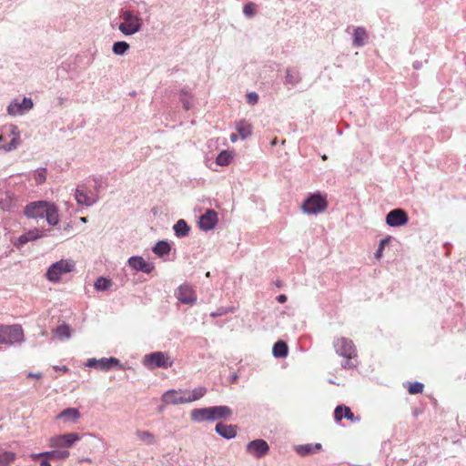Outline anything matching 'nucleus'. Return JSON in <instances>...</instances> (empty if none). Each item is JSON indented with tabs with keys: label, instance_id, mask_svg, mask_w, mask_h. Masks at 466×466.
Here are the masks:
<instances>
[{
	"label": "nucleus",
	"instance_id": "nucleus-46",
	"mask_svg": "<svg viewBox=\"0 0 466 466\" xmlns=\"http://www.w3.org/2000/svg\"><path fill=\"white\" fill-rule=\"evenodd\" d=\"M247 102L249 105H256L258 102V95L256 92H249L247 95Z\"/></svg>",
	"mask_w": 466,
	"mask_h": 466
},
{
	"label": "nucleus",
	"instance_id": "nucleus-44",
	"mask_svg": "<svg viewBox=\"0 0 466 466\" xmlns=\"http://www.w3.org/2000/svg\"><path fill=\"white\" fill-rule=\"evenodd\" d=\"M391 239V237L389 236L383 239H381L379 243V247H378V249L377 251L375 252V258L377 259H380L383 256V250L385 248V246L390 241Z\"/></svg>",
	"mask_w": 466,
	"mask_h": 466
},
{
	"label": "nucleus",
	"instance_id": "nucleus-37",
	"mask_svg": "<svg viewBox=\"0 0 466 466\" xmlns=\"http://www.w3.org/2000/svg\"><path fill=\"white\" fill-rule=\"evenodd\" d=\"M130 48V46L126 41L115 42L112 46V52L116 56H124Z\"/></svg>",
	"mask_w": 466,
	"mask_h": 466
},
{
	"label": "nucleus",
	"instance_id": "nucleus-22",
	"mask_svg": "<svg viewBox=\"0 0 466 466\" xmlns=\"http://www.w3.org/2000/svg\"><path fill=\"white\" fill-rule=\"evenodd\" d=\"M207 388L198 386L193 390L183 389L187 403L194 402L203 398L207 393Z\"/></svg>",
	"mask_w": 466,
	"mask_h": 466
},
{
	"label": "nucleus",
	"instance_id": "nucleus-29",
	"mask_svg": "<svg viewBox=\"0 0 466 466\" xmlns=\"http://www.w3.org/2000/svg\"><path fill=\"white\" fill-rule=\"evenodd\" d=\"M367 32L363 27H356L353 31V46L356 47L363 46L367 42Z\"/></svg>",
	"mask_w": 466,
	"mask_h": 466
},
{
	"label": "nucleus",
	"instance_id": "nucleus-50",
	"mask_svg": "<svg viewBox=\"0 0 466 466\" xmlns=\"http://www.w3.org/2000/svg\"><path fill=\"white\" fill-rule=\"evenodd\" d=\"M237 140H238V136L236 134H231L230 135V141L232 143H235V142H237Z\"/></svg>",
	"mask_w": 466,
	"mask_h": 466
},
{
	"label": "nucleus",
	"instance_id": "nucleus-52",
	"mask_svg": "<svg viewBox=\"0 0 466 466\" xmlns=\"http://www.w3.org/2000/svg\"><path fill=\"white\" fill-rule=\"evenodd\" d=\"M80 220H81V222L86 223V218L82 217V218H80Z\"/></svg>",
	"mask_w": 466,
	"mask_h": 466
},
{
	"label": "nucleus",
	"instance_id": "nucleus-3",
	"mask_svg": "<svg viewBox=\"0 0 466 466\" xmlns=\"http://www.w3.org/2000/svg\"><path fill=\"white\" fill-rule=\"evenodd\" d=\"M327 194L316 191L309 193L300 205L301 212L308 216L324 213L328 208Z\"/></svg>",
	"mask_w": 466,
	"mask_h": 466
},
{
	"label": "nucleus",
	"instance_id": "nucleus-35",
	"mask_svg": "<svg viewBox=\"0 0 466 466\" xmlns=\"http://www.w3.org/2000/svg\"><path fill=\"white\" fill-rule=\"evenodd\" d=\"M272 353L276 358H285L288 355L287 344L282 340L276 342L273 346Z\"/></svg>",
	"mask_w": 466,
	"mask_h": 466
},
{
	"label": "nucleus",
	"instance_id": "nucleus-15",
	"mask_svg": "<svg viewBox=\"0 0 466 466\" xmlns=\"http://www.w3.org/2000/svg\"><path fill=\"white\" fill-rule=\"evenodd\" d=\"M81 418V413L76 408H67L63 410L56 417V420L60 421L64 426L73 425L78 422Z\"/></svg>",
	"mask_w": 466,
	"mask_h": 466
},
{
	"label": "nucleus",
	"instance_id": "nucleus-17",
	"mask_svg": "<svg viewBox=\"0 0 466 466\" xmlns=\"http://www.w3.org/2000/svg\"><path fill=\"white\" fill-rule=\"evenodd\" d=\"M162 401L167 405H181L187 403L183 389L167 390L162 395Z\"/></svg>",
	"mask_w": 466,
	"mask_h": 466
},
{
	"label": "nucleus",
	"instance_id": "nucleus-13",
	"mask_svg": "<svg viewBox=\"0 0 466 466\" xmlns=\"http://www.w3.org/2000/svg\"><path fill=\"white\" fill-rule=\"evenodd\" d=\"M269 451L268 442L262 439L249 441L246 446V451L254 458L260 459Z\"/></svg>",
	"mask_w": 466,
	"mask_h": 466
},
{
	"label": "nucleus",
	"instance_id": "nucleus-53",
	"mask_svg": "<svg viewBox=\"0 0 466 466\" xmlns=\"http://www.w3.org/2000/svg\"><path fill=\"white\" fill-rule=\"evenodd\" d=\"M237 380V376H236V375H234V376H233V380Z\"/></svg>",
	"mask_w": 466,
	"mask_h": 466
},
{
	"label": "nucleus",
	"instance_id": "nucleus-2",
	"mask_svg": "<svg viewBox=\"0 0 466 466\" xmlns=\"http://www.w3.org/2000/svg\"><path fill=\"white\" fill-rule=\"evenodd\" d=\"M22 145L21 132L14 124L0 127V152L9 153Z\"/></svg>",
	"mask_w": 466,
	"mask_h": 466
},
{
	"label": "nucleus",
	"instance_id": "nucleus-51",
	"mask_svg": "<svg viewBox=\"0 0 466 466\" xmlns=\"http://www.w3.org/2000/svg\"><path fill=\"white\" fill-rule=\"evenodd\" d=\"M40 466H51V464L47 461H42Z\"/></svg>",
	"mask_w": 466,
	"mask_h": 466
},
{
	"label": "nucleus",
	"instance_id": "nucleus-48",
	"mask_svg": "<svg viewBox=\"0 0 466 466\" xmlns=\"http://www.w3.org/2000/svg\"><path fill=\"white\" fill-rule=\"evenodd\" d=\"M27 377L28 378H32V379L40 380L42 378V374L41 373L29 372L27 374Z\"/></svg>",
	"mask_w": 466,
	"mask_h": 466
},
{
	"label": "nucleus",
	"instance_id": "nucleus-38",
	"mask_svg": "<svg viewBox=\"0 0 466 466\" xmlns=\"http://www.w3.org/2000/svg\"><path fill=\"white\" fill-rule=\"evenodd\" d=\"M112 287V281L106 278L99 277L94 283V288L97 291H106Z\"/></svg>",
	"mask_w": 466,
	"mask_h": 466
},
{
	"label": "nucleus",
	"instance_id": "nucleus-8",
	"mask_svg": "<svg viewBox=\"0 0 466 466\" xmlns=\"http://www.w3.org/2000/svg\"><path fill=\"white\" fill-rule=\"evenodd\" d=\"M142 363L148 370H155L157 368L167 369L173 365V360L168 353L156 351L145 355Z\"/></svg>",
	"mask_w": 466,
	"mask_h": 466
},
{
	"label": "nucleus",
	"instance_id": "nucleus-24",
	"mask_svg": "<svg viewBox=\"0 0 466 466\" xmlns=\"http://www.w3.org/2000/svg\"><path fill=\"white\" fill-rule=\"evenodd\" d=\"M136 437L141 443L147 446L156 445L157 442L155 434L149 431L138 430L136 431Z\"/></svg>",
	"mask_w": 466,
	"mask_h": 466
},
{
	"label": "nucleus",
	"instance_id": "nucleus-19",
	"mask_svg": "<svg viewBox=\"0 0 466 466\" xmlns=\"http://www.w3.org/2000/svg\"><path fill=\"white\" fill-rule=\"evenodd\" d=\"M45 236L46 234L43 230L39 228H34L22 234L15 241V246L20 248L27 242L37 240Z\"/></svg>",
	"mask_w": 466,
	"mask_h": 466
},
{
	"label": "nucleus",
	"instance_id": "nucleus-25",
	"mask_svg": "<svg viewBox=\"0 0 466 466\" xmlns=\"http://www.w3.org/2000/svg\"><path fill=\"white\" fill-rule=\"evenodd\" d=\"M216 432L221 437L230 440L236 437V426L218 423L215 427Z\"/></svg>",
	"mask_w": 466,
	"mask_h": 466
},
{
	"label": "nucleus",
	"instance_id": "nucleus-30",
	"mask_svg": "<svg viewBox=\"0 0 466 466\" xmlns=\"http://www.w3.org/2000/svg\"><path fill=\"white\" fill-rule=\"evenodd\" d=\"M236 129H237V131L238 133V136L242 139H245V138L248 137L251 135V133H252V125L250 123H248V121H246V120H240V121L237 122Z\"/></svg>",
	"mask_w": 466,
	"mask_h": 466
},
{
	"label": "nucleus",
	"instance_id": "nucleus-10",
	"mask_svg": "<svg viewBox=\"0 0 466 466\" xmlns=\"http://www.w3.org/2000/svg\"><path fill=\"white\" fill-rule=\"evenodd\" d=\"M86 366L89 368L96 367L104 371H107L113 368L123 369V365L120 363L119 360L114 357L102 358L99 360L94 358L88 359Z\"/></svg>",
	"mask_w": 466,
	"mask_h": 466
},
{
	"label": "nucleus",
	"instance_id": "nucleus-12",
	"mask_svg": "<svg viewBox=\"0 0 466 466\" xmlns=\"http://www.w3.org/2000/svg\"><path fill=\"white\" fill-rule=\"evenodd\" d=\"M175 296L181 303L195 304L197 302V294L193 287L187 283L180 285L175 291Z\"/></svg>",
	"mask_w": 466,
	"mask_h": 466
},
{
	"label": "nucleus",
	"instance_id": "nucleus-26",
	"mask_svg": "<svg viewBox=\"0 0 466 466\" xmlns=\"http://www.w3.org/2000/svg\"><path fill=\"white\" fill-rule=\"evenodd\" d=\"M15 196L11 191H5L0 197V207L4 210H11L13 208H15Z\"/></svg>",
	"mask_w": 466,
	"mask_h": 466
},
{
	"label": "nucleus",
	"instance_id": "nucleus-27",
	"mask_svg": "<svg viewBox=\"0 0 466 466\" xmlns=\"http://www.w3.org/2000/svg\"><path fill=\"white\" fill-rule=\"evenodd\" d=\"M68 456L69 451H51L32 455L34 459L46 457L48 460H64L66 459Z\"/></svg>",
	"mask_w": 466,
	"mask_h": 466
},
{
	"label": "nucleus",
	"instance_id": "nucleus-18",
	"mask_svg": "<svg viewBox=\"0 0 466 466\" xmlns=\"http://www.w3.org/2000/svg\"><path fill=\"white\" fill-rule=\"evenodd\" d=\"M218 224V214L212 209H208L203 215L200 216L198 220L199 228L204 231L213 229Z\"/></svg>",
	"mask_w": 466,
	"mask_h": 466
},
{
	"label": "nucleus",
	"instance_id": "nucleus-16",
	"mask_svg": "<svg viewBox=\"0 0 466 466\" xmlns=\"http://www.w3.org/2000/svg\"><path fill=\"white\" fill-rule=\"evenodd\" d=\"M48 201H35L25 206V214L27 218H42L45 217Z\"/></svg>",
	"mask_w": 466,
	"mask_h": 466
},
{
	"label": "nucleus",
	"instance_id": "nucleus-6",
	"mask_svg": "<svg viewBox=\"0 0 466 466\" xmlns=\"http://www.w3.org/2000/svg\"><path fill=\"white\" fill-rule=\"evenodd\" d=\"M75 268L76 262L73 259H60L49 266L46 273V278L50 282L57 283L64 275L73 272Z\"/></svg>",
	"mask_w": 466,
	"mask_h": 466
},
{
	"label": "nucleus",
	"instance_id": "nucleus-23",
	"mask_svg": "<svg viewBox=\"0 0 466 466\" xmlns=\"http://www.w3.org/2000/svg\"><path fill=\"white\" fill-rule=\"evenodd\" d=\"M45 218L46 219V222L51 226H56L58 224L60 218L58 213V208L55 203L47 202Z\"/></svg>",
	"mask_w": 466,
	"mask_h": 466
},
{
	"label": "nucleus",
	"instance_id": "nucleus-1",
	"mask_svg": "<svg viewBox=\"0 0 466 466\" xmlns=\"http://www.w3.org/2000/svg\"><path fill=\"white\" fill-rule=\"evenodd\" d=\"M231 415L232 410L229 407L213 406L192 410L190 419L195 422L214 421L219 419H228Z\"/></svg>",
	"mask_w": 466,
	"mask_h": 466
},
{
	"label": "nucleus",
	"instance_id": "nucleus-33",
	"mask_svg": "<svg viewBox=\"0 0 466 466\" xmlns=\"http://www.w3.org/2000/svg\"><path fill=\"white\" fill-rule=\"evenodd\" d=\"M173 229L177 238L186 237L189 232V227L184 219L177 220L174 225Z\"/></svg>",
	"mask_w": 466,
	"mask_h": 466
},
{
	"label": "nucleus",
	"instance_id": "nucleus-21",
	"mask_svg": "<svg viewBox=\"0 0 466 466\" xmlns=\"http://www.w3.org/2000/svg\"><path fill=\"white\" fill-rule=\"evenodd\" d=\"M75 199L77 204L86 207L93 206L97 201V198L93 195H89L86 188L84 187H78L76 188Z\"/></svg>",
	"mask_w": 466,
	"mask_h": 466
},
{
	"label": "nucleus",
	"instance_id": "nucleus-20",
	"mask_svg": "<svg viewBox=\"0 0 466 466\" xmlns=\"http://www.w3.org/2000/svg\"><path fill=\"white\" fill-rule=\"evenodd\" d=\"M128 265L137 271H142L144 273H150L154 269V265L150 262H147L142 257L140 256H133L130 257L127 260Z\"/></svg>",
	"mask_w": 466,
	"mask_h": 466
},
{
	"label": "nucleus",
	"instance_id": "nucleus-32",
	"mask_svg": "<svg viewBox=\"0 0 466 466\" xmlns=\"http://www.w3.org/2000/svg\"><path fill=\"white\" fill-rule=\"evenodd\" d=\"M179 101L182 103L185 110H189L193 107V95L186 89L180 90Z\"/></svg>",
	"mask_w": 466,
	"mask_h": 466
},
{
	"label": "nucleus",
	"instance_id": "nucleus-40",
	"mask_svg": "<svg viewBox=\"0 0 466 466\" xmlns=\"http://www.w3.org/2000/svg\"><path fill=\"white\" fill-rule=\"evenodd\" d=\"M15 460V454L12 451L0 453V466H9Z\"/></svg>",
	"mask_w": 466,
	"mask_h": 466
},
{
	"label": "nucleus",
	"instance_id": "nucleus-47",
	"mask_svg": "<svg viewBox=\"0 0 466 466\" xmlns=\"http://www.w3.org/2000/svg\"><path fill=\"white\" fill-rule=\"evenodd\" d=\"M228 312H233V308H220L216 312H212L210 315L212 317H218V316L225 315Z\"/></svg>",
	"mask_w": 466,
	"mask_h": 466
},
{
	"label": "nucleus",
	"instance_id": "nucleus-4",
	"mask_svg": "<svg viewBox=\"0 0 466 466\" xmlns=\"http://www.w3.org/2000/svg\"><path fill=\"white\" fill-rule=\"evenodd\" d=\"M121 22L118 25V30L124 35H133L140 32L144 26L143 18L131 9L122 10L120 13Z\"/></svg>",
	"mask_w": 466,
	"mask_h": 466
},
{
	"label": "nucleus",
	"instance_id": "nucleus-34",
	"mask_svg": "<svg viewBox=\"0 0 466 466\" xmlns=\"http://www.w3.org/2000/svg\"><path fill=\"white\" fill-rule=\"evenodd\" d=\"M301 80V77L299 76V71L295 69H287L286 71V76H285V83L288 85H290L292 86L299 84Z\"/></svg>",
	"mask_w": 466,
	"mask_h": 466
},
{
	"label": "nucleus",
	"instance_id": "nucleus-7",
	"mask_svg": "<svg viewBox=\"0 0 466 466\" xmlns=\"http://www.w3.org/2000/svg\"><path fill=\"white\" fill-rule=\"evenodd\" d=\"M25 341V335L21 325L0 324V344L12 346Z\"/></svg>",
	"mask_w": 466,
	"mask_h": 466
},
{
	"label": "nucleus",
	"instance_id": "nucleus-42",
	"mask_svg": "<svg viewBox=\"0 0 466 466\" xmlns=\"http://www.w3.org/2000/svg\"><path fill=\"white\" fill-rule=\"evenodd\" d=\"M46 168L41 167L35 170L34 178L37 185L43 184L46 180Z\"/></svg>",
	"mask_w": 466,
	"mask_h": 466
},
{
	"label": "nucleus",
	"instance_id": "nucleus-14",
	"mask_svg": "<svg viewBox=\"0 0 466 466\" xmlns=\"http://www.w3.org/2000/svg\"><path fill=\"white\" fill-rule=\"evenodd\" d=\"M385 221L388 226L397 228L406 225L409 221V218L403 209L395 208L387 214Z\"/></svg>",
	"mask_w": 466,
	"mask_h": 466
},
{
	"label": "nucleus",
	"instance_id": "nucleus-39",
	"mask_svg": "<svg viewBox=\"0 0 466 466\" xmlns=\"http://www.w3.org/2000/svg\"><path fill=\"white\" fill-rule=\"evenodd\" d=\"M170 251V246L166 241H158L153 248V252L158 256H163Z\"/></svg>",
	"mask_w": 466,
	"mask_h": 466
},
{
	"label": "nucleus",
	"instance_id": "nucleus-45",
	"mask_svg": "<svg viewBox=\"0 0 466 466\" xmlns=\"http://www.w3.org/2000/svg\"><path fill=\"white\" fill-rule=\"evenodd\" d=\"M408 390L410 394H417L423 390V384L420 382H412L409 384Z\"/></svg>",
	"mask_w": 466,
	"mask_h": 466
},
{
	"label": "nucleus",
	"instance_id": "nucleus-43",
	"mask_svg": "<svg viewBox=\"0 0 466 466\" xmlns=\"http://www.w3.org/2000/svg\"><path fill=\"white\" fill-rule=\"evenodd\" d=\"M56 335L59 338L69 339L71 336V330L68 325H61L56 328Z\"/></svg>",
	"mask_w": 466,
	"mask_h": 466
},
{
	"label": "nucleus",
	"instance_id": "nucleus-9",
	"mask_svg": "<svg viewBox=\"0 0 466 466\" xmlns=\"http://www.w3.org/2000/svg\"><path fill=\"white\" fill-rule=\"evenodd\" d=\"M34 107V102L31 97H15L10 101L6 107L8 116L12 117L24 116Z\"/></svg>",
	"mask_w": 466,
	"mask_h": 466
},
{
	"label": "nucleus",
	"instance_id": "nucleus-31",
	"mask_svg": "<svg viewBox=\"0 0 466 466\" xmlns=\"http://www.w3.org/2000/svg\"><path fill=\"white\" fill-rule=\"evenodd\" d=\"M234 158V153L228 150H222L216 158V164L220 167H228Z\"/></svg>",
	"mask_w": 466,
	"mask_h": 466
},
{
	"label": "nucleus",
	"instance_id": "nucleus-5",
	"mask_svg": "<svg viewBox=\"0 0 466 466\" xmlns=\"http://www.w3.org/2000/svg\"><path fill=\"white\" fill-rule=\"evenodd\" d=\"M333 349L339 357L344 359L342 367L350 369L354 367L351 360L357 357V348L354 342L346 337H336L333 339Z\"/></svg>",
	"mask_w": 466,
	"mask_h": 466
},
{
	"label": "nucleus",
	"instance_id": "nucleus-36",
	"mask_svg": "<svg viewBox=\"0 0 466 466\" xmlns=\"http://www.w3.org/2000/svg\"><path fill=\"white\" fill-rule=\"evenodd\" d=\"M320 449H321V444H319V443L306 444V445L299 446L297 449V451L300 455L305 456V455H308L310 453H315V452L319 451Z\"/></svg>",
	"mask_w": 466,
	"mask_h": 466
},
{
	"label": "nucleus",
	"instance_id": "nucleus-11",
	"mask_svg": "<svg viewBox=\"0 0 466 466\" xmlns=\"http://www.w3.org/2000/svg\"><path fill=\"white\" fill-rule=\"evenodd\" d=\"M80 440L77 433H67L50 438L49 446L52 448H70Z\"/></svg>",
	"mask_w": 466,
	"mask_h": 466
},
{
	"label": "nucleus",
	"instance_id": "nucleus-49",
	"mask_svg": "<svg viewBox=\"0 0 466 466\" xmlns=\"http://www.w3.org/2000/svg\"><path fill=\"white\" fill-rule=\"evenodd\" d=\"M288 298L284 294H280L277 297V301L279 303H285L287 301Z\"/></svg>",
	"mask_w": 466,
	"mask_h": 466
},
{
	"label": "nucleus",
	"instance_id": "nucleus-41",
	"mask_svg": "<svg viewBox=\"0 0 466 466\" xmlns=\"http://www.w3.org/2000/svg\"><path fill=\"white\" fill-rule=\"evenodd\" d=\"M257 14V5L256 4L252 2L247 3L243 7V15L248 17L251 18Z\"/></svg>",
	"mask_w": 466,
	"mask_h": 466
},
{
	"label": "nucleus",
	"instance_id": "nucleus-28",
	"mask_svg": "<svg viewBox=\"0 0 466 466\" xmlns=\"http://www.w3.org/2000/svg\"><path fill=\"white\" fill-rule=\"evenodd\" d=\"M334 417H335V420L338 421L341 420L343 418H346L352 421L360 420L359 418H355V416L351 412L350 409L346 406H338L335 409Z\"/></svg>",
	"mask_w": 466,
	"mask_h": 466
}]
</instances>
